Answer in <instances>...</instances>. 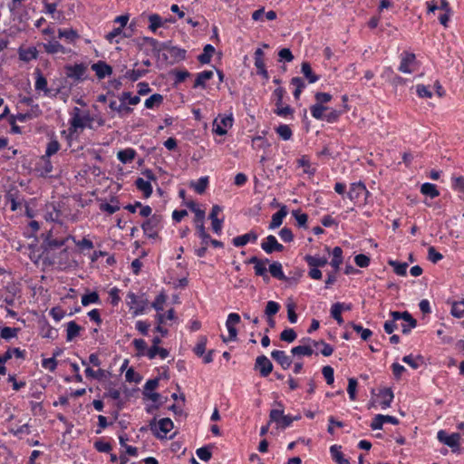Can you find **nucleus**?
Instances as JSON below:
<instances>
[{
	"label": "nucleus",
	"mask_w": 464,
	"mask_h": 464,
	"mask_svg": "<svg viewBox=\"0 0 464 464\" xmlns=\"http://www.w3.org/2000/svg\"><path fill=\"white\" fill-rule=\"evenodd\" d=\"M205 219V211L198 210L197 211V217H195V224L196 228L198 230V237L202 239V246L196 249V255L199 257H202L206 255L208 240H210V236L206 232L204 226Z\"/></svg>",
	"instance_id": "obj_1"
},
{
	"label": "nucleus",
	"mask_w": 464,
	"mask_h": 464,
	"mask_svg": "<svg viewBox=\"0 0 464 464\" xmlns=\"http://www.w3.org/2000/svg\"><path fill=\"white\" fill-rule=\"evenodd\" d=\"M274 405L277 406V408L270 411V422H276L277 428L281 429L289 427L294 421V419L289 415H284V405L282 402L275 401Z\"/></svg>",
	"instance_id": "obj_2"
},
{
	"label": "nucleus",
	"mask_w": 464,
	"mask_h": 464,
	"mask_svg": "<svg viewBox=\"0 0 464 464\" xmlns=\"http://www.w3.org/2000/svg\"><path fill=\"white\" fill-rule=\"evenodd\" d=\"M370 192L362 182L353 183L348 192V198L354 204H367Z\"/></svg>",
	"instance_id": "obj_3"
},
{
	"label": "nucleus",
	"mask_w": 464,
	"mask_h": 464,
	"mask_svg": "<svg viewBox=\"0 0 464 464\" xmlns=\"http://www.w3.org/2000/svg\"><path fill=\"white\" fill-rule=\"evenodd\" d=\"M401 63L398 70L402 73H412L418 70L419 64L416 56L412 53L403 52L401 53Z\"/></svg>",
	"instance_id": "obj_4"
},
{
	"label": "nucleus",
	"mask_w": 464,
	"mask_h": 464,
	"mask_svg": "<svg viewBox=\"0 0 464 464\" xmlns=\"http://www.w3.org/2000/svg\"><path fill=\"white\" fill-rule=\"evenodd\" d=\"M437 439L440 442L450 447L452 452H457L459 450L460 435L458 432L448 433L444 430L437 432Z\"/></svg>",
	"instance_id": "obj_5"
},
{
	"label": "nucleus",
	"mask_w": 464,
	"mask_h": 464,
	"mask_svg": "<svg viewBox=\"0 0 464 464\" xmlns=\"http://www.w3.org/2000/svg\"><path fill=\"white\" fill-rule=\"evenodd\" d=\"M285 93V91L282 87L276 88L273 92L276 106L275 113L280 117H287L294 113V110L289 105L283 106V98Z\"/></svg>",
	"instance_id": "obj_6"
},
{
	"label": "nucleus",
	"mask_w": 464,
	"mask_h": 464,
	"mask_svg": "<svg viewBox=\"0 0 464 464\" xmlns=\"http://www.w3.org/2000/svg\"><path fill=\"white\" fill-rule=\"evenodd\" d=\"M391 316L395 320H402L401 328L404 334H409L417 325V321L408 312H392Z\"/></svg>",
	"instance_id": "obj_7"
},
{
	"label": "nucleus",
	"mask_w": 464,
	"mask_h": 464,
	"mask_svg": "<svg viewBox=\"0 0 464 464\" xmlns=\"http://www.w3.org/2000/svg\"><path fill=\"white\" fill-rule=\"evenodd\" d=\"M240 322V316L238 314L231 313L228 314L226 326L228 331V336L226 337L224 335L221 336L224 343H228L232 341H236L237 337V331L235 327Z\"/></svg>",
	"instance_id": "obj_8"
},
{
	"label": "nucleus",
	"mask_w": 464,
	"mask_h": 464,
	"mask_svg": "<svg viewBox=\"0 0 464 464\" xmlns=\"http://www.w3.org/2000/svg\"><path fill=\"white\" fill-rule=\"evenodd\" d=\"M214 131L218 135H225L227 132V129L231 128L233 125V116L230 115H219L214 121Z\"/></svg>",
	"instance_id": "obj_9"
},
{
	"label": "nucleus",
	"mask_w": 464,
	"mask_h": 464,
	"mask_svg": "<svg viewBox=\"0 0 464 464\" xmlns=\"http://www.w3.org/2000/svg\"><path fill=\"white\" fill-rule=\"evenodd\" d=\"M160 222V217L153 215L142 223L141 227L148 237L154 238L158 236V227Z\"/></svg>",
	"instance_id": "obj_10"
},
{
	"label": "nucleus",
	"mask_w": 464,
	"mask_h": 464,
	"mask_svg": "<svg viewBox=\"0 0 464 464\" xmlns=\"http://www.w3.org/2000/svg\"><path fill=\"white\" fill-rule=\"evenodd\" d=\"M127 304L130 306V310H133V315L137 316L139 314H142L145 311L146 301L138 300L137 295L129 292L126 297Z\"/></svg>",
	"instance_id": "obj_11"
},
{
	"label": "nucleus",
	"mask_w": 464,
	"mask_h": 464,
	"mask_svg": "<svg viewBox=\"0 0 464 464\" xmlns=\"http://www.w3.org/2000/svg\"><path fill=\"white\" fill-rule=\"evenodd\" d=\"M437 10L440 11L438 16L440 23L444 26L448 27V24L452 16V10L450 9L447 0H437Z\"/></svg>",
	"instance_id": "obj_12"
},
{
	"label": "nucleus",
	"mask_w": 464,
	"mask_h": 464,
	"mask_svg": "<svg viewBox=\"0 0 464 464\" xmlns=\"http://www.w3.org/2000/svg\"><path fill=\"white\" fill-rule=\"evenodd\" d=\"M255 369L259 371L261 376L266 377L273 371V364L266 355H260L256 359Z\"/></svg>",
	"instance_id": "obj_13"
},
{
	"label": "nucleus",
	"mask_w": 464,
	"mask_h": 464,
	"mask_svg": "<svg viewBox=\"0 0 464 464\" xmlns=\"http://www.w3.org/2000/svg\"><path fill=\"white\" fill-rule=\"evenodd\" d=\"M262 249L267 253L271 254L275 251L281 252L284 249V246L276 240L275 236H268L265 242L261 244Z\"/></svg>",
	"instance_id": "obj_14"
},
{
	"label": "nucleus",
	"mask_w": 464,
	"mask_h": 464,
	"mask_svg": "<svg viewBox=\"0 0 464 464\" xmlns=\"http://www.w3.org/2000/svg\"><path fill=\"white\" fill-rule=\"evenodd\" d=\"M66 71V76L68 78H72L74 80H81L82 79L85 72H86V66L83 64H74V65H68L65 67Z\"/></svg>",
	"instance_id": "obj_15"
},
{
	"label": "nucleus",
	"mask_w": 464,
	"mask_h": 464,
	"mask_svg": "<svg viewBox=\"0 0 464 464\" xmlns=\"http://www.w3.org/2000/svg\"><path fill=\"white\" fill-rule=\"evenodd\" d=\"M92 70L95 72L99 79H103L106 76H110L112 73V68L105 62H98L92 65Z\"/></svg>",
	"instance_id": "obj_16"
},
{
	"label": "nucleus",
	"mask_w": 464,
	"mask_h": 464,
	"mask_svg": "<svg viewBox=\"0 0 464 464\" xmlns=\"http://www.w3.org/2000/svg\"><path fill=\"white\" fill-rule=\"evenodd\" d=\"M271 356L285 370L288 369L293 362L292 358L289 355H287L284 351L275 350L271 353Z\"/></svg>",
	"instance_id": "obj_17"
},
{
	"label": "nucleus",
	"mask_w": 464,
	"mask_h": 464,
	"mask_svg": "<svg viewBox=\"0 0 464 464\" xmlns=\"http://www.w3.org/2000/svg\"><path fill=\"white\" fill-rule=\"evenodd\" d=\"M257 239V234L255 231H250L246 234L236 237L233 238L232 243L235 246H244L249 242H256Z\"/></svg>",
	"instance_id": "obj_18"
},
{
	"label": "nucleus",
	"mask_w": 464,
	"mask_h": 464,
	"mask_svg": "<svg viewBox=\"0 0 464 464\" xmlns=\"http://www.w3.org/2000/svg\"><path fill=\"white\" fill-rule=\"evenodd\" d=\"M161 49L168 51L176 61L185 59L186 51L176 46H171L169 43H162Z\"/></svg>",
	"instance_id": "obj_19"
},
{
	"label": "nucleus",
	"mask_w": 464,
	"mask_h": 464,
	"mask_svg": "<svg viewBox=\"0 0 464 464\" xmlns=\"http://www.w3.org/2000/svg\"><path fill=\"white\" fill-rule=\"evenodd\" d=\"M80 111V109L77 107L73 109L71 125L74 130L83 129L86 126V120H88V116H82Z\"/></svg>",
	"instance_id": "obj_20"
},
{
	"label": "nucleus",
	"mask_w": 464,
	"mask_h": 464,
	"mask_svg": "<svg viewBox=\"0 0 464 464\" xmlns=\"http://www.w3.org/2000/svg\"><path fill=\"white\" fill-rule=\"evenodd\" d=\"M173 429V422L169 418H163L159 420V430L161 432L159 433L158 430H156L155 435L158 438H165L167 434ZM157 430V428H155Z\"/></svg>",
	"instance_id": "obj_21"
},
{
	"label": "nucleus",
	"mask_w": 464,
	"mask_h": 464,
	"mask_svg": "<svg viewBox=\"0 0 464 464\" xmlns=\"http://www.w3.org/2000/svg\"><path fill=\"white\" fill-rule=\"evenodd\" d=\"M287 215V208L285 206L281 207V208L272 216V220L269 225L270 229H275L279 227L282 225L284 218Z\"/></svg>",
	"instance_id": "obj_22"
},
{
	"label": "nucleus",
	"mask_w": 464,
	"mask_h": 464,
	"mask_svg": "<svg viewBox=\"0 0 464 464\" xmlns=\"http://www.w3.org/2000/svg\"><path fill=\"white\" fill-rule=\"evenodd\" d=\"M109 107L111 111L123 114H129L132 111V109L126 106L125 102H122L121 98H120V102L116 100L110 101Z\"/></svg>",
	"instance_id": "obj_23"
},
{
	"label": "nucleus",
	"mask_w": 464,
	"mask_h": 464,
	"mask_svg": "<svg viewBox=\"0 0 464 464\" xmlns=\"http://www.w3.org/2000/svg\"><path fill=\"white\" fill-rule=\"evenodd\" d=\"M379 397L382 398L381 406L385 410L391 406L394 395L391 388H385L380 391Z\"/></svg>",
	"instance_id": "obj_24"
},
{
	"label": "nucleus",
	"mask_w": 464,
	"mask_h": 464,
	"mask_svg": "<svg viewBox=\"0 0 464 464\" xmlns=\"http://www.w3.org/2000/svg\"><path fill=\"white\" fill-rule=\"evenodd\" d=\"M135 185L139 190L143 192L145 198H149L152 194V187L149 180L138 178L135 181Z\"/></svg>",
	"instance_id": "obj_25"
},
{
	"label": "nucleus",
	"mask_w": 464,
	"mask_h": 464,
	"mask_svg": "<svg viewBox=\"0 0 464 464\" xmlns=\"http://www.w3.org/2000/svg\"><path fill=\"white\" fill-rule=\"evenodd\" d=\"M44 49L47 53L51 54L58 53H65V48L57 41H50L44 44Z\"/></svg>",
	"instance_id": "obj_26"
},
{
	"label": "nucleus",
	"mask_w": 464,
	"mask_h": 464,
	"mask_svg": "<svg viewBox=\"0 0 464 464\" xmlns=\"http://www.w3.org/2000/svg\"><path fill=\"white\" fill-rule=\"evenodd\" d=\"M213 72L212 71H203L199 73H198L197 78L195 80L194 88L202 87L205 88L206 84L205 82L208 80H210L213 77Z\"/></svg>",
	"instance_id": "obj_27"
},
{
	"label": "nucleus",
	"mask_w": 464,
	"mask_h": 464,
	"mask_svg": "<svg viewBox=\"0 0 464 464\" xmlns=\"http://www.w3.org/2000/svg\"><path fill=\"white\" fill-rule=\"evenodd\" d=\"M269 272L275 278L282 281H287L288 278L284 275L282 265L279 262H274L269 266Z\"/></svg>",
	"instance_id": "obj_28"
},
{
	"label": "nucleus",
	"mask_w": 464,
	"mask_h": 464,
	"mask_svg": "<svg viewBox=\"0 0 464 464\" xmlns=\"http://www.w3.org/2000/svg\"><path fill=\"white\" fill-rule=\"evenodd\" d=\"M344 303H335L331 307V315L337 322L338 324H343L342 317V311L343 310Z\"/></svg>",
	"instance_id": "obj_29"
},
{
	"label": "nucleus",
	"mask_w": 464,
	"mask_h": 464,
	"mask_svg": "<svg viewBox=\"0 0 464 464\" xmlns=\"http://www.w3.org/2000/svg\"><path fill=\"white\" fill-rule=\"evenodd\" d=\"M214 53L215 48L211 44L205 45L203 53L198 57L199 63L202 64L209 63Z\"/></svg>",
	"instance_id": "obj_30"
},
{
	"label": "nucleus",
	"mask_w": 464,
	"mask_h": 464,
	"mask_svg": "<svg viewBox=\"0 0 464 464\" xmlns=\"http://www.w3.org/2000/svg\"><path fill=\"white\" fill-rule=\"evenodd\" d=\"M301 72L310 83H314L319 79V77L313 72L311 65L307 62L302 63Z\"/></svg>",
	"instance_id": "obj_31"
},
{
	"label": "nucleus",
	"mask_w": 464,
	"mask_h": 464,
	"mask_svg": "<svg viewBox=\"0 0 464 464\" xmlns=\"http://www.w3.org/2000/svg\"><path fill=\"white\" fill-rule=\"evenodd\" d=\"M268 263V259L262 260L260 259L257 264L254 266L255 273L256 276H263L266 282L269 281V276H267V269L266 265Z\"/></svg>",
	"instance_id": "obj_32"
},
{
	"label": "nucleus",
	"mask_w": 464,
	"mask_h": 464,
	"mask_svg": "<svg viewBox=\"0 0 464 464\" xmlns=\"http://www.w3.org/2000/svg\"><path fill=\"white\" fill-rule=\"evenodd\" d=\"M341 446L333 445L330 448V452L335 462L338 464H350L349 460L346 459L343 453L340 451Z\"/></svg>",
	"instance_id": "obj_33"
},
{
	"label": "nucleus",
	"mask_w": 464,
	"mask_h": 464,
	"mask_svg": "<svg viewBox=\"0 0 464 464\" xmlns=\"http://www.w3.org/2000/svg\"><path fill=\"white\" fill-rule=\"evenodd\" d=\"M135 156L136 151L130 148L120 150L117 154L118 160L124 164L130 162Z\"/></svg>",
	"instance_id": "obj_34"
},
{
	"label": "nucleus",
	"mask_w": 464,
	"mask_h": 464,
	"mask_svg": "<svg viewBox=\"0 0 464 464\" xmlns=\"http://www.w3.org/2000/svg\"><path fill=\"white\" fill-rule=\"evenodd\" d=\"M304 260L311 267H322L327 264V259L325 257L314 256L310 255L305 256Z\"/></svg>",
	"instance_id": "obj_35"
},
{
	"label": "nucleus",
	"mask_w": 464,
	"mask_h": 464,
	"mask_svg": "<svg viewBox=\"0 0 464 464\" xmlns=\"http://www.w3.org/2000/svg\"><path fill=\"white\" fill-rule=\"evenodd\" d=\"M343 250L339 246H335L333 249V259L331 261V266L334 268V271L337 272L339 270L340 265L343 263Z\"/></svg>",
	"instance_id": "obj_36"
},
{
	"label": "nucleus",
	"mask_w": 464,
	"mask_h": 464,
	"mask_svg": "<svg viewBox=\"0 0 464 464\" xmlns=\"http://www.w3.org/2000/svg\"><path fill=\"white\" fill-rule=\"evenodd\" d=\"M81 329V326L78 325L74 321L69 322L67 324L66 340L72 341V339H74L76 336L79 335Z\"/></svg>",
	"instance_id": "obj_37"
},
{
	"label": "nucleus",
	"mask_w": 464,
	"mask_h": 464,
	"mask_svg": "<svg viewBox=\"0 0 464 464\" xmlns=\"http://www.w3.org/2000/svg\"><path fill=\"white\" fill-rule=\"evenodd\" d=\"M58 36L59 38H64L69 43H73L79 37V34L73 29H59Z\"/></svg>",
	"instance_id": "obj_38"
},
{
	"label": "nucleus",
	"mask_w": 464,
	"mask_h": 464,
	"mask_svg": "<svg viewBox=\"0 0 464 464\" xmlns=\"http://www.w3.org/2000/svg\"><path fill=\"white\" fill-rule=\"evenodd\" d=\"M291 353L294 355L310 356L314 353V350L310 344H304L292 348Z\"/></svg>",
	"instance_id": "obj_39"
},
{
	"label": "nucleus",
	"mask_w": 464,
	"mask_h": 464,
	"mask_svg": "<svg viewBox=\"0 0 464 464\" xmlns=\"http://www.w3.org/2000/svg\"><path fill=\"white\" fill-rule=\"evenodd\" d=\"M450 313L456 318H464V299L454 302L451 305Z\"/></svg>",
	"instance_id": "obj_40"
},
{
	"label": "nucleus",
	"mask_w": 464,
	"mask_h": 464,
	"mask_svg": "<svg viewBox=\"0 0 464 464\" xmlns=\"http://www.w3.org/2000/svg\"><path fill=\"white\" fill-rule=\"evenodd\" d=\"M328 108L326 106H324L322 104H319V103H315L314 105L311 106L310 108V111H311V114L312 116L316 119V120H324V112L327 110Z\"/></svg>",
	"instance_id": "obj_41"
},
{
	"label": "nucleus",
	"mask_w": 464,
	"mask_h": 464,
	"mask_svg": "<svg viewBox=\"0 0 464 464\" xmlns=\"http://www.w3.org/2000/svg\"><path fill=\"white\" fill-rule=\"evenodd\" d=\"M163 102V96L160 93L152 94L145 101V107L152 109L155 106H160Z\"/></svg>",
	"instance_id": "obj_42"
},
{
	"label": "nucleus",
	"mask_w": 464,
	"mask_h": 464,
	"mask_svg": "<svg viewBox=\"0 0 464 464\" xmlns=\"http://www.w3.org/2000/svg\"><path fill=\"white\" fill-rule=\"evenodd\" d=\"M276 131L284 140H289L293 135L292 130L286 124L279 125L277 128H276Z\"/></svg>",
	"instance_id": "obj_43"
},
{
	"label": "nucleus",
	"mask_w": 464,
	"mask_h": 464,
	"mask_svg": "<svg viewBox=\"0 0 464 464\" xmlns=\"http://www.w3.org/2000/svg\"><path fill=\"white\" fill-rule=\"evenodd\" d=\"M280 310V304L275 301H268L265 308L266 317H274Z\"/></svg>",
	"instance_id": "obj_44"
},
{
	"label": "nucleus",
	"mask_w": 464,
	"mask_h": 464,
	"mask_svg": "<svg viewBox=\"0 0 464 464\" xmlns=\"http://www.w3.org/2000/svg\"><path fill=\"white\" fill-rule=\"evenodd\" d=\"M149 22H150L149 28L152 32H156L157 29L160 28L163 24L162 18L157 14H150L149 16Z\"/></svg>",
	"instance_id": "obj_45"
},
{
	"label": "nucleus",
	"mask_w": 464,
	"mask_h": 464,
	"mask_svg": "<svg viewBox=\"0 0 464 464\" xmlns=\"http://www.w3.org/2000/svg\"><path fill=\"white\" fill-rule=\"evenodd\" d=\"M208 178L202 177L198 181L191 186L194 188L195 191L198 194H203L208 187Z\"/></svg>",
	"instance_id": "obj_46"
},
{
	"label": "nucleus",
	"mask_w": 464,
	"mask_h": 464,
	"mask_svg": "<svg viewBox=\"0 0 464 464\" xmlns=\"http://www.w3.org/2000/svg\"><path fill=\"white\" fill-rule=\"evenodd\" d=\"M207 342H208V339L206 336L201 335L198 337V343L194 348V353L198 356L200 357L204 354L205 350H206Z\"/></svg>",
	"instance_id": "obj_47"
},
{
	"label": "nucleus",
	"mask_w": 464,
	"mask_h": 464,
	"mask_svg": "<svg viewBox=\"0 0 464 464\" xmlns=\"http://www.w3.org/2000/svg\"><path fill=\"white\" fill-rule=\"evenodd\" d=\"M291 83L295 86V90L294 92V97L295 99H299L300 94L304 88V82L300 77H294L291 80Z\"/></svg>",
	"instance_id": "obj_48"
},
{
	"label": "nucleus",
	"mask_w": 464,
	"mask_h": 464,
	"mask_svg": "<svg viewBox=\"0 0 464 464\" xmlns=\"http://www.w3.org/2000/svg\"><path fill=\"white\" fill-rule=\"evenodd\" d=\"M19 329L5 326L0 330V337L5 340H9L17 335Z\"/></svg>",
	"instance_id": "obj_49"
},
{
	"label": "nucleus",
	"mask_w": 464,
	"mask_h": 464,
	"mask_svg": "<svg viewBox=\"0 0 464 464\" xmlns=\"http://www.w3.org/2000/svg\"><path fill=\"white\" fill-rule=\"evenodd\" d=\"M298 165L304 168V172L309 175H313L315 171L314 168L311 167L309 159L306 156L301 157L298 160Z\"/></svg>",
	"instance_id": "obj_50"
},
{
	"label": "nucleus",
	"mask_w": 464,
	"mask_h": 464,
	"mask_svg": "<svg viewBox=\"0 0 464 464\" xmlns=\"http://www.w3.org/2000/svg\"><path fill=\"white\" fill-rule=\"evenodd\" d=\"M389 264L394 268V272L398 276H405L407 273L408 264L399 263L397 261H390Z\"/></svg>",
	"instance_id": "obj_51"
},
{
	"label": "nucleus",
	"mask_w": 464,
	"mask_h": 464,
	"mask_svg": "<svg viewBox=\"0 0 464 464\" xmlns=\"http://www.w3.org/2000/svg\"><path fill=\"white\" fill-rule=\"evenodd\" d=\"M352 327L357 334H361V338L364 341L368 340L372 334L370 329H365L359 324L352 323Z\"/></svg>",
	"instance_id": "obj_52"
},
{
	"label": "nucleus",
	"mask_w": 464,
	"mask_h": 464,
	"mask_svg": "<svg viewBox=\"0 0 464 464\" xmlns=\"http://www.w3.org/2000/svg\"><path fill=\"white\" fill-rule=\"evenodd\" d=\"M148 72L147 70H130L126 72V77L132 82L138 81Z\"/></svg>",
	"instance_id": "obj_53"
},
{
	"label": "nucleus",
	"mask_w": 464,
	"mask_h": 464,
	"mask_svg": "<svg viewBox=\"0 0 464 464\" xmlns=\"http://www.w3.org/2000/svg\"><path fill=\"white\" fill-rule=\"evenodd\" d=\"M280 339L284 342L292 343L296 339V333L294 329H285L281 333Z\"/></svg>",
	"instance_id": "obj_54"
},
{
	"label": "nucleus",
	"mask_w": 464,
	"mask_h": 464,
	"mask_svg": "<svg viewBox=\"0 0 464 464\" xmlns=\"http://www.w3.org/2000/svg\"><path fill=\"white\" fill-rule=\"evenodd\" d=\"M99 301V295L96 292H92L90 294L84 295L82 296V304L86 306L90 304H94Z\"/></svg>",
	"instance_id": "obj_55"
},
{
	"label": "nucleus",
	"mask_w": 464,
	"mask_h": 464,
	"mask_svg": "<svg viewBox=\"0 0 464 464\" xmlns=\"http://www.w3.org/2000/svg\"><path fill=\"white\" fill-rule=\"evenodd\" d=\"M254 146L258 149L266 150L271 146V144L265 139L264 136H256L252 139Z\"/></svg>",
	"instance_id": "obj_56"
},
{
	"label": "nucleus",
	"mask_w": 464,
	"mask_h": 464,
	"mask_svg": "<svg viewBox=\"0 0 464 464\" xmlns=\"http://www.w3.org/2000/svg\"><path fill=\"white\" fill-rule=\"evenodd\" d=\"M166 300L167 296L163 293H161L156 297L151 306L158 312L163 311V304L166 302Z\"/></svg>",
	"instance_id": "obj_57"
},
{
	"label": "nucleus",
	"mask_w": 464,
	"mask_h": 464,
	"mask_svg": "<svg viewBox=\"0 0 464 464\" xmlns=\"http://www.w3.org/2000/svg\"><path fill=\"white\" fill-rule=\"evenodd\" d=\"M58 354H59V353H53V358H48V359L43 360V362H42L43 367L45 369H48L51 372H53L57 366V362L54 357Z\"/></svg>",
	"instance_id": "obj_58"
},
{
	"label": "nucleus",
	"mask_w": 464,
	"mask_h": 464,
	"mask_svg": "<svg viewBox=\"0 0 464 464\" xmlns=\"http://www.w3.org/2000/svg\"><path fill=\"white\" fill-rule=\"evenodd\" d=\"M354 262L359 267H367L370 264V257L364 254L356 255Z\"/></svg>",
	"instance_id": "obj_59"
},
{
	"label": "nucleus",
	"mask_w": 464,
	"mask_h": 464,
	"mask_svg": "<svg viewBox=\"0 0 464 464\" xmlns=\"http://www.w3.org/2000/svg\"><path fill=\"white\" fill-rule=\"evenodd\" d=\"M125 379L129 382H140L141 380V377L140 374H138L132 368H130L127 370L125 373Z\"/></svg>",
	"instance_id": "obj_60"
},
{
	"label": "nucleus",
	"mask_w": 464,
	"mask_h": 464,
	"mask_svg": "<svg viewBox=\"0 0 464 464\" xmlns=\"http://www.w3.org/2000/svg\"><path fill=\"white\" fill-rule=\"evenodd\" d=\"M416 92H417L418 96L420 98H431L432 97V92L430 90H429L423 84L416 85Z\"/></svg>",
	"instance_id": "obj_61"
},
{
	"label": "nucleus",
	"mask_w": 464,
	"mask_h": 464,
	"mask_svg": "<svg viewBox=\"0 0 464 464\" xmlns=\"http://www.w3.org/2000/svg\"><path fill=\"white\" fill-rule=\"evenodd\" d=\"M292 215L295 218L299 227H305L308 216L304 213H301L299 210H293Z\"/></svg>",
	"instance_id": "obj_62"
},
{
	"label": "nucleus",
	"mask_w": 464,
	"mask_h": 464,
	"mask_svg": "<svg viewBox=\"0 0 464 464\" xmlns=\"http://www.w3.org/2000/svg\"><path fill=\"white\" fill-rule=\"evenodd\" d=\"M60 149V144L56 140H51L46 148L45 156L50 157L55 154Z\"/></svg>",
	"instance_id": "obj_63"
},
{
	"label": "nucleus",
	"mask_w": 464,
	"mask_h": 464,
	"mask_svg": "<svg viewBox=\"0 0 464 464\" xmlns=\"http://www.w3.org/2000/svg\"><path fill=\"white\" fill-rule=\"evenodd\" d=\"M197 456L204 461H208L211 459V452L208 447H202L197 450Z\"/></svg>",
	"instance_id": "obj_64"
}]
</instances>
